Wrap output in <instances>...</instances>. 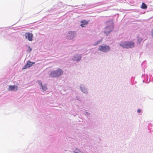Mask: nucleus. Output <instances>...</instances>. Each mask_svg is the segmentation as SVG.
<instances>
[{
	"label": "nucleus",
	"mask_w": 153,
	"mask_h": 153,
	"mask_svg": "<svg viewBox=\"0 0 153 153\" xmlns=\"http://www.w3.org/2000/svg\"><path fill=\"white\" fill-rule=\"evenodd\" d=\"M63 71L60 69H58L57 70L53 71L50 74L49 76L50 77L56 78L59 77L63 73Z\"/></svg>",
	"instance_id": "f257e3e1"
},
{
	"label": "nucleus",
	"mask_w": 153,
	"mask_h": 153,
	"mask_svg": "<svg viewBox=\"0 0 153 153\" xmlns=\"http://www.w3.org/2000/svg\"><path fill=\"white\" fill-rule=\"evenodd\" d=\"M98 50L101 51L106 52L109 51L110 48L109 46L105 45L100 46Z\"/></svg>",
	"instance_id": "f03ea898"
},
{
	"label": "nucleus",
	"mask_w": 153,
	"mask_h": 153,
	"mask_svg": "<svg viewBox=\"0 0 153 153\" xmlns=\"http://www.w3.org/2000/svg\"><path fill=\"white\" fill-rule=\"evenodd\" d=\"M76 33L74 31H69L68 33L67 36L68 39H72L75 36Z\"/></svg>",
	"instance_id": "7ed1b4c3"
},
{
	"label": "nucleus",
	"mask_w": 153,
	"mask_h": 153,
	"mask_svg": "<svg viewBox=\"0 0 153 153\" xmlns=\"http://www.w3.org/2000/svg\"><path fill=\"white\" fill-rule=\"evenodd\" d=\"M25 38L29 41H32L33 39V35L30 33H26L25 34Z\"/></svg>",
	"instance_id": "20e7f679"
},
{
	"label": "nucleus",
	"mask_w": 153,
	"mask_h": 153,
	"mask_svg": "<svg viewBox=\"0 0 153 153\" xmlns=\"http://www.w3.org/2000/svg\"><path fill=\"white\" fill-rule=\"evenodd\" d=\"M35 63V62H32L30 61H28L27 63L25 65L22 69L23 70L29 68L31 67L32 65L33 64H34Z\"/></svg>",
	"instance_id": "39448f33"
},
{
	"label": "nucleus",
	"mask_w": 153,
	"mask_h": 153,
	"mask_svg": "<svg viewBox=\"0 0 153 153\" xmlns=\"http://www.w3.org/2000/svg\"><path fill=\"white\" fill-rule=\"evenodd\" d=\"M111 26H108L105 27L104 31V33L106 34H108L111 31V27H112V25Z\"/></svg>",
	"instance_id": "423d86ee"
},
{
	"label": "nucleus",
	"mask_w": 153,
	"mask_h": 153,
	"mask_svg": "<svg viewBox=\"0 0 153 153\" xmlns=\"http://www.w3.org/2000/svg\"><path fill=\"white\" fill-rule=\"evenodd\" d=\"M128 48H131L134 46V42L131 41H127Z\"/></svg>",
	"instance_id": "0eeeda50"
},
{
	"label": "nucleus",
	"mask_w": 153,
	"mask_h": 153,
	"mask_svg": "<svg viewBox=\"0 0 153 153\" xmlns=\"http://www.w3.org/2000/svg\"><path fill=\"white\" fill-rule=\"evenodd\" d=\"M18 86L15 85H10L9 87L8 90L9 91H14L17 90Z\"/></svg>",
	"instance_id": "6e6552de"
},
{
	"label": "nucleus",
	"mask_w": 153,
	"mask_h": 153,
	"mask_svg": "<svg viewBox=\"0 0 153 153\" xmlns=\"http://www.w3.org/2000/svg\"><path fill=\"white\" fill-rule=\"evenodd\" d=\"M127 41H125L120 44V46L122 47L123 48H128Z\"/></svg>",
	"instance_id": "1a4fd4ad"
},
{
	"label": "nucleus",
	"mask_w": 153,
	"mask_h": 153,
	"mask_svg": "<svg viewBox=\"0 0 153 153\" xmlns=\"http://www.w3.org/2000/svg\"><path fill=\"white\" fill-rule=\"evenodd\" d=\"M88 21H86V20L81 21L80 22L82 24H81L80 26L82 27H85V26L84 25H87L88 24Z\"/></svg>",
	"instance_id": "9d476101"
},
{
	"label": "nucleus",
	"mask_w": 153,
	"mask_h": 153,
	"mask_svg": "<svg viewBox=\"0 0 153 153\" xmlns=\"http://www.w3.org/2000/svg\"><path fill=\"white\" fill-rule=\"evenodd\" d=\"M39 85L42 86V89L43 90L46 91L47 89V88L46 85H43L41 82Z\"/></svg>",
	"instance_id": "9b49d317"
},
{
	"label": "nucleus",
	"mask_w": 153,
	"mask_h": 153,
	"mask_svg": "<svg viewBox=\"0 0 153 153\" xmlns=\"http://www.w3.org/2000/svg\"><path fill=\"white\" fill-rule=\"evenodd\" d=\"M147 7L146 5L144 3H142L141 6V8L143 9H146Z\"/></svg>",
	"instance_id": "f8f14e48"
},
{
	"label": "nucleus",
	"mask_w": 153,
	"mask_h": 153,
	"mask_svg": "<svg viewBox=\"0 0 153 153\" xmlns=\"http://www.w3.org/2000/svg\"><path fill=\"white\" fill-rule=\"evenodd\" d=\"M138 42L139 43H140V42L142 41L143 39L141 37H138Z\"/></svg>",
	"instance_id": "ddd939ff"
},
{
	"label": "nucleus",
	"mask_w": 153,
	"mask_h": 153,
	"mask_svg": "<svg viewBox=\"0 0 153 153\" xmlns=\"http://www.w3.org/2000/svg\"><path fill=\"white\" fill-rule=\"evenodd\" d=\"M81 90L84 93H86L87 92L86 90L84 88L82 89Z\"/></svg>",
	"instance_id": "4468645a"
},
{
	"label": "nucleus",
	"mask_w": 153,
	"mask_h": 153,
	"mask_svg": "<svg viewBox=\"0 0 153 153\" xmlns=\"http://www.w3.org/2000/svg\"><path fill=\"white\" fill-rule=\"evenodd\" d=\"M151 35L153 37V29H152L151 30Z\"/></svg>",
	"instance_id": "2eb2a0df"
},
{
	"label": "nucleus",
	"mask_w": 153,
	"mask_h": 153,
	"mask_svg": "<svg viewBox=\"0 0 153 153\" xmlns=\"http://www.w3.org/2000/svg\"><path fill=\"white\" fill-rule=\"evenodd\" d=\"M141 110L140 109H138L137 112L138 113H139L141 112Z\"/></svg>",
	"instance_id": "dca6fc26"
},
{
	"label": "nucleus",
	"mask_w": 153,
	"mask_h": 153,
	"mask_svg": "<svg viewBox=\"0 0 153 153\" xmlns=\"http://www.w3.org/2000/svg\"><path fill=\"white\" fill-rule=\"evenodd\" d=\"M29 52H30L31 51H32V49L30 48V47H29Z\"/></svg>",
	"instance_id": "f3484780"
}]
</instances>
